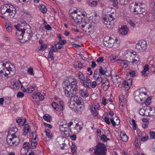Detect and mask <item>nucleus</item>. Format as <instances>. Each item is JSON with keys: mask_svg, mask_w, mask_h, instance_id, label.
I'll return each instance as SVG.
<instances>
[{"mask_svg": "<svg viewBox=\"0 0 155 155\" xmlns=\"http://www.w3.org/2000/svg\"><path fill=\"white\" fill-rule=\"evenodd\" d=\"M17 131L18 129L15 126L11 128L9 130L7 137V141L9 145L15 146L20 143V140L19 138L17 137L14 134H10V133H11L12 132L15 133Z\"/></svg>", "mask_w": 155, "mask_h": 155, "instance_id": "1", "label": "nucleus"}, {"mask_svg": "<svg viewBox=\"0 0 155 155\" xmlns=\"http://www.w3.org/2000/svg\"><path fill=\"white\" fill-rule=\"evenodd\" d=\"M107 148L105 144L98 142V144L94 147L93 153L96 155H106Z\"/></svg>", "mask_w": 155, "mask_h": 155, "instance_id": "2", "label": "nucleus"}, {"mask_svg": "<svg viewBox=\"0 0 155 155\" xmlns=\"http://www.w3.org/2000/svg\"><path fill=\"white\" fill-rule=\"evenodd\" d=\"M32 35L31 31L29 32H25V29L23 28L22 31L20 35H18V41L20 42L24 43L28 40H30Z\"/></svg>", "mask_w": 155, "mask_h": 155, "instance_id": "3", "label": "nucleus"}, {"mask_svg": "<svg viewBox=\"0 0 155 155\" xmlns=\"http://www.w3.org/2000/svg\"><path fill=\"white\" fill-rule=\"evenodd\" d=\"M136 48L139 52H144L147 49V43L145 41H140L138 43L136 44Z\"/></svg>", "mask_w": 155, "mask_h": 155, "instance_id": "4", "label": "nucleus"}, {"mask_svg": "<svg viewBox=\"0 0 155 155\" xmlns=\"http://www.w3.org/2000/svg\"><path fill=\"white\" fill-rule=\"evenodd\" d=\"M5 8H7L6 13L8 14V15L11 16L12 17L15 16L16 13V8L13 5L7 4Z\"/></svg>", "mask_w": 155, "mask_h": 155, "instance_id": "5", "label": "nucleus"}, {"mask_svg": "<svg viewBox=\"0 0 155 155\" xmlns=\"http://www.w3.org/2000/svg\"><path fill=\"white\" fill-rule=\"evenodd\" d=\"M95 25V23L94 22H90L89 23H87L85 22L84 24H82L81 25L82 28H84L85 27L86 29L88 30V32L91 33V32L94 30V27Z\"/></svg>", "mask_w": 155, "mask_h": 155, "instance_id": "6", "label": "nucleus"}, {"mask_svg": "<svg viewBox=\"0 0 155 155\" xmlns=\"http://www.w3.org/2000/svg\"><path fill=\"white\" fill-rule=\"evenodd\" d=\"M63 85L65 95L68 97L71 98V97H73V94L71 92L70 89L68 86V82L65 81L63 84Z\"/></svg>", "mask_w": 155, "mask_h": 155, "instance_id": "7", "label": "nucleus"}, {"mask_svg": "<svg viewBox=\"0 0 155 155\" xmlns=\"http://www.w3.org/2000/svg\"><path fill=\"white\" fill-rule=\"evenodd\" d=\"M103 21L106 27L109 28H110L114 24V21L109 20L107 15H105L103 16Z\"/></svg>", "mask_w": 155, "mask_h": 155, "instance_id": "8", "label": "nucleus"}, {"mask_svg": "<svg viewBox=\"0 0 155 155\" xmlns=\"http://www.w3.org/2000/svg\"><path fill=\"white\" fill-rule=\"evenodd\" d=\"M45 95L44 93H40L39 92H34L32 94V97L33 98L39 99L40 101L43 100Z\"/></svg>", "mask_w": 155, "mask_h": 155, "instance_id": "9", "label": "nucleus"}, {"mask_svg": "<svg viewBox=\"0 0 155 155\" xmlns=\"http://www.w3.org/2000/svg\"><path fill=\"white\" fill-rule=\"evenodd\" d=\"M81 14H78L76 17L73 16V15H71V17L76 22V24L78 25L79 24L81 23L84 20V18L81 17Z\"/></svg>", "mask_w": 155, "mask_h": 155, "instance_id": "10", "label": "nucleus"}, {"mask_svg": "<svg viewBox=\"0 0 155 155\" xmlns=\"http://www.w3.org/2000/svg\"><path fill=\"white\" fill-rule=\"evenodd\" d=\"M109 39L108 41H104V43L105 47L110 48L112 47L114 45V40L111 37H108Z\"/></svg>", "mask_w": 155, "mask_h": 155, "instance_id": "11", "label": "nucleus"}, {"mask_svg": "<svg viewBox=\"0 0 155 155\" xmlns=\"http://www.w3.org/2000/svg\"><path fill=\"white\" fill-rule=\"evenodd\" d=\"M71 100H73L75 103L78 105H81L82 103L83 100L80 97H78L77 96L73 95V97H71Z\"/></svg>", "mask_w": 155, "mask_h": 155, "instance_id": "12", "label": "nucleus"}, {"mask_svg": "<svg viewBox=\"0 0 155 155\" xmlns=\"http://www.w3.org/2000/svg\"><path fill=\"white\" fill-rule=\"evenodd\" d=\"M134 99L137 102L142 101L143 97L140 92L137 91L135 93Z\"/></svg>", "mask_w": 155, "mask_h": 155, "instance_id": "13", "label": "nucleus"}, {"mask_svg": "<svg viewBox=\"0 0 155 155\" xmlns=\"http://www.w3.org/2000/svg\"><path fill=\"white\" fill-rule=\"evenodd\" d=\"M68 86L69 87L75 86H78V81L77 80L74 78H70L68 81Z\"/></svg>", "mask_w": 155, "mask_h": 155, "instance_id": "14", "label": "nucleus"}, {"mask_svg": "<svg viewBox=\"0 0 155 155\" xmlns=\"http://www.w3.org/2000/svg\"><path fill=\"white\" fill-rule=\"evenodd\" d=\"M79 93L81 97L84 98L87 97L88 96V94L86 89H80L79 91Z\"/></svg>", "mask_w": 155, "mask_h": 155, "instance_id": "15", "label": "nucleus"}, {"mask_svg": "<svg viewBox=\"0 0 155 155\" xmlns=\"http://www.w3.org/2000/svg\"><path fill=\"white\" fill-rule=\"evenodd\" d=\"M104 81H105L103 82L102 84L103 86V89L106 91L108 89L110 86V83L109 81L106 78H105Z\"/></svg>", "mask_w": 155, "mask_h": 155, "instance_id": "16", "label": "nucleus"}, {"mask_svg": "<svg viewBox=\"0 0 155 155\" xmlns=\"http://www.w3.org/2000/svg\"><path fill=\"white\" fill-rule=\"evenodd\" d=\"M69 88L71 89V92L73 94V95H75L76 93L78 91V86H75L69 87Z\"/></svg>", "mask_w": 155, "mask_h": 155, "instance_id": "17", "label": "nucleus"}, {"mask_svg": "<svg viewBox=\"0 0 155 155\" xmlns=\"http://www.w3.org/2000/svg\"><path fill=\"white\" fill-rule=\"evenodd\" d=\"M119 31L121 34L122 35H126L128 32V29L126 25H124L122 26L119 30Z\"/></svg>", "mask_w": 155, "mask_h": 155, "instance_id": "18", "label": "nucleus"}, {"mask_svg": "<svg viewBox=\"0 0 155 155\" xmlns=\"http://www.w3.org/2000/svg\"><path fill=\"white\" fill-rule=\"evenodd\" d=\"M99 71V74H100L101 75L104 74H106L107 75V73L108 72L106 68H103L101 66L100 67Z\"/></svg>", "mask_w": 155, "mask_h": 155, "instance_id": "19", "label": "nucleus"}, {"mask_svg": "<svg viewBox=\"0 0 155 155\" xmlns=\"http://www.w3.org/2000/svg\"><path fill=\"white\" fill-rule=\"evenodd\" d=\"M78 76L81 80L80 82L84 85L85 78L84 74L81 72H80L78 73Z\"/></svg>", "mask_w": 155, "mask_h": 155, "instance_id": "20", "label": "nucleus"}, {"mask_svg": "<svg viewBox=\"0 0 155 155\" xmlns=\"http://www.w3.org/2000/svg\"><path fill=\"white\" fill-rule=\"evenodd\" d=\"M75 102L73 100H71V98L68 102V105L71 109H73L75 107Z\"/></svg>", "mask_w": 155, "mask_h": 155, "instance_id": "21", "label": "nucleus"}, {"mask_svg": "<svg viewBox=\"0 0 155 155\" xmlns=\"http://www.w3.org/2000/svg\"><path fill=\"white\" fill-rule=\"evenodd\" d=\"M29 126L28 124H26L25 125V127L24 128V132L23 133V135L26 136L29 132Z\"/></svg>", "mask_w": 155, "mask_h": 155, "instance_id": "22", "label": "nucleus"}, {"mask_svg": "<svg viewBox=\"0 0 155 155\" xmlns=\"http://www.w3.org/2000/svg\"><path fill=\"white\" fill-rule=\"evenodd\" d=\"M91 113L93 115L95 116L97 115L98 113L94 107L93 106H92L91 107Z\"/></svg>", "mask_w": 155, "mask_h": 155, "instance_id": "23", "label": "nucleus"}, {"mask_svg": "<svg viewBox=\"0 0 155 155\" xmlns=\"http://www.w3.org/2000/svg\"><path fill=\"white\" fill-rule=\"evenodd\" d=\"M6 63H3L2 62H0V74H2L3 73V70L6 66Z\"/></svg>", "mask_w": 155, "mask_h": 155, "instance_id": "24", "label": "nucleus"}, {"mask_svg": "<svg viewBox=\"0 0 155 155\" xmlns=\"http://www.w3.org/2000/svg\"><path fill=\"white\" fill-rule=\"evenodd\" d=\"M120 136L123 141L124 142H127L128 140V137L125 133H121Z\"/></svg>", "mask_w": 155, "mask_h": 155, "instance_id": "25", "label": "nucleus"}, {"mask_svg": "<svg viewBox=\"0 0 155 155\" xmlns=\"http://www.w3.org/2000/svg\"><path fill=\"white\" fill-rule=\"evenodd\" d=\"M39 9L43 13H46L47 12V8L45 5L41 4L39 7Z\"/></svg>", "mask_w": 155, "mask_h": 155, "instance_id": "26", "label": "nucleus"}, {"mask_svg": "<svg viewBox=\"0 0 155 155\" xmlns=\"http://www.w3.org/2000/svg\"><path fill=\"white\" fill-rule=\"evenodd\" d=\"M83 64L81 63L76 62L74 64V67L76 69H80L83 67Z\"/></svg>", "mask_w": 155, "mask_h": 155, "instance_id": "27", "label": "nucleus"}, {"mask_svg": "<svg viewBox=\"0 0 155 155\" xmlns=\"http://www.w3.org/2000/svg\"><path fill=\"white\" fill-rule=\"evenodd\" d=\"M36 139V135L35 134V137L32 140L31 142V145L32 147H34L32 148H34L35 147H36L37 145V143L35 140Z\"/></svg>", "mask_w": 155, "mask_h": 155, "instance_id": "28", "label": "nucleus"}, {"mask_svg": "<svg viewBox=\"0 0 155 155\" xmlns=\"http://www.w3.org/2000/svg\"><path fill=\"white\" fill-rule=\"evenodd\" d=\"M124 87L125 88L126 90H128L129 89L131 85H129L127 81L125 80L124 81L123 84Z\"/></svg>", "mask_w": 155, "mask_h": 155, "instance_id": "29", "label": "nucleus"}, {"mask_svg": "<svg viewBox=\"0 0 155 155\" xmlns=\"http://www.w3.org/2000/svg\"><path fill=\"white\" fill-rule=\"evenodd\" d=\"M100 139L104 142H106L107 140H109L110 139L107 137V136L104 134L102 135L100 137Z\"/></svg>", "mask_w": 155, "mask_h": 155, "instance_id": "30", "label": "nucleus"}, {"mask_svg": "<svg viewBox=\"0 0 155 155\" xmlns=\"http://www.w3.org/2000/svg\"><path fill=\"white\" fill-rule=\"evenodd\" d=\"M130 123L131 125H133V129L134 130H136L137 129V126L135 120L134 119L131 120L130 121Z\"/></svg>", "mask_w": 155, "mask_h": 155, "instance_id": "31", "label": "nucleus"}, {"mask_svg": "<svg viewBox=\"0 0 155 155\" xmlns=\"http://www.w3.org/2000/svg\"><path fill=\"white\" fill-rule=\"evenodd\" d=\"M133 12L135 14H140L143 12V11H141L140 10L139 8H134Z\"/></svg>", "mask_w": 155, "mask_h": 155, "instance_id": "32", "label": "nucleus"}, {"mask_svg": "<svg viewBox=\"0 0 155 155\" xmlns=\"http://www.w3.org/2000/svg\"><path fill=\"white\" fill-rule=\"evenodd\" d=\"M51 105L55 110H58V107L59 105L57 103L53 102L51 103Z\"/></svg>", "mask_w": 155, "mask_h": 155, "instance_id": "33", "label": "nucleus"}, {"mask_svg": "<svg viewBox=\"0 0 155 155\" xmlns=\"http://www.w3.org/2000/svg\"><path fill=\"white\" fill-rule=\"evenodd\" d=\"M7 4H5L2 6V7L1 9V11L2 13V14H5L6 13V9L5 8V7H6V5Z\"/></svg>", "mask_w": 155, "mask_h": 155, "instance_id": "34", "label": "nucleus"}, {"mask_svg": "<svg viewBox=\"0 0 155 155\" xmlns=\"http://www.w3.org/2000/svg\"><path fill=\"white\" fill-rule=\"evenodd\" d=\"M5 26L6 28L7 31L8 32H10L12 31V28L9 24H6L5 25Z\"/></svg>", "mask_w": 155, "mask_h": 155, "instance_id": "35", "label": "nucleus"}, {"mask_svg": "<svg viewBox=\"0 0 155 155\" xmlns=\"http://www.w3.org/2000/svg\"><path fill=\"white\" fill-rule=\"evenodd\" d=\"M150 67H151L152 68H154L153 71H155V61L153 60H151L150 62Z\"/></svg>", "mask_w": 155, "mask_h": 155, "instance_id": "36", "label": "nucleus"}, {"mask_svg": "<svg viewBox=\"0 0 155 155\" xmlns=\"http://www.w3.org/2000/svg\"><path fill=\"white\" fill-rule=\"evenodd\" d=\"M120 62V64H121V66H123L125 68H127L128 67V64H127L126 62L123 60H120L119 61Z\"/></svg>", "mask_w": 155, "mask_h": 155, "instance_id": "37", "label": "nucleus"}, {"mask_svg": "<svg viewBox=\"0 0 155 155\" xmlns=\"http://www.w3.org/2000/svg\"><path fill=\"white\" fill-rule=\"evenodd\" d=\"M43 118L48 122H50L51 121V117L49 115H44L43 117Z\"/></svg>", "mask_w": 155, "mask_h": 155, "instance_id": "38", "label": "nucleus"}, {"mask_svg": "<svg viewBox=\"0 0 155 155\" xmlns=\"http://www.w3.org/2000/svg\"><path fill=\"white\" fill-rule=\"evenodd\" d=\"M54 46L57 49H61L63 47L62 45L60 44V43H58V42L54 44Z\"/></svg>", "mask_w": 155, "mask_h": 155, "instance_id": "39", "label": "nucleus"}, {"mask_svg": "<svg viewBox=\"0 0 155 155\" xmlns=\"http://www.w3.org/2000/svg\"><path fill=\"white\" fill-rule=\"evenodd\" d=\"M44 131L46 133V136L48 137V138L50 139L52 138L53 135L52 134H51L50 133L48 132L46 130H45Z\"/></svg>", "mask_w": 155, "mask_h": 155, "instance_id": "40", "label": "nucleus"}, {"mask_svg": "<svg viewBox=\"0 0 155 155\" xmlns=\"http://www.w3.org/2000/svg\"><path fill=\"white\" fill-rule=\"evenodd\" d=\"M110 1L112 2L113 5L115 7H117L118 2L117 0H110Z\"/></svg>", "mask_w": 155, "mask_h": 155, "instance_id": "41", "label": "nucleus"}, {"mask_svg": "<svg viewBox=\"0 0 155 155\" xmlns=\"http://www.w3.org/2000/svg\"><path fill=\"white\" fill-rule=\"evenodd\" d=\"M16 122L18 123V125L20 126H23L24 125L23 121L21 119H18L16 120Z\"/></svg>", "mask_w": 155, "mask_h": 155, "instance_id": "42", "label": "nucleus"}, {"mask_svg": "<svg viewBox=\"0 0 155 155\" xmlns=\"http://www.w3.org/2000/svg\"><path fill=\"white\" fill-rule=\"evenodd\" d=\"M60 104L61 106L60 110L62 111L63 110L64 108V103L62 100H60Z\"/></svg>", "mask_w": 155, "mask_h": 155, "instance_id": "43", "label": "nucleus"}, {"mask_svg": "<svg viewBox=\"0 0 155 155\" xmlns=\"http://www.w3.org/2000/svg\"><path fill=\"white\" fill-rule=\"evenodd\" d=\"M33 68L30 67L28 69L27 72L29 74H30L32 75H34V74L33 73Z\"/></svg>", "mask_w": 155, "mask_h": 155, "instance_id": "44", "label": "nucleus"}, {"mask_svg": "<svg viewBox=\"0 0 155 155\" xmlns=\"http://www.w3.org/2000/svg\"><path fill=\"white\" fill-rule=\"evenodd\" d=\"M34 87L31 86L29 88H27V93H31L34 91Z\"/></svg>", "mask_w": 155, "mask_h": 155, "instance_id": "45", "label": "nucleus"}, {"mask_svg": "<svg viewBox=\"0 0 155 155\" xmlns=\"http://www.w3.org/2000/svg\"><path fill=\"white\" fill-rule=\"evenodd\" d=\"M3 39L4 41L7 42H9L10 41V38L5 35L3 36Z\"/></svg>", "mask_w": 155, "mask_h": 155, "instance_id": "46", "label": "nucleus"}, {"mask_svg": "<svg viewBox=\"0 0 155 155\" xmlns=\"http://www.w3.org/2000/svg\"><path fill=\"white\" fill-rule=\"evenodd\" d=\"M47 47V45H46L44 44L41 45V46L40 48L39 49V51L44 50L46 49Z\"/></svg>", "mask_w": 155, "mask_h": 155, "instance_id": "47", "label": "nucleus"}, {"mask_svg": "<svg viewBox=\"0 0 155 155\" xmlns=\"http://www.w3.org/2000/svg\"><path fill=\"white\" fill-rule=\"evenodd\" d=\"M84 81V84H83V85L85 87H87L88 88H90L91 85V83L89 82H86Z\"/></svg>", "mask_w": 155, "mask_h": 155, "instance_id": "48", "label": "nucleus"}, {"mask_svg": "<svg viewBox=\"0 0 155 155\" xmlns=\"http://www.w3.org/2000/svg\"><path fill=\"white\" fill-rule=\"evenodd\" d=\"M27 147L28 149L30 148V144L28 142H25L23 145V148H26Z\"/></svg>", "mask_w": 155, "mask_h": 155, "instance_id": "49", "label": "nucleus"}, {"mask_svg": "<svg viewBox=\"0 0 155 155\" xmlns=\"http://www.w3.org/2000/svg\"><path fill=\"white\" fill-rule=\"evenodd\" d=\"M48 55L50 58H51L52 60H53L54 59V55L53 54V53L51 51L49 50Z\"/></svg>", "mask_w": 155, "mask_h": 155, "instance_id": "50", "label": "nucleus"}, {"mask_svg": "<svg viewBox=\"0 0 155 155\" xmlns=\"http://www.w3.org/2000/svg\"><path fill=\"white\" fill-rule=\"evenodd\" d=\"M151 102V99L149 98H148L147 99L146 101L144 102L145 104L147 106L149 105Z\"/></svg>", "mask_w": 155, "mask_h": 155, "instance_id": "51", "label": "nucleus"}, {"mask_svg": "<svg viewBox=\"0 0 155 155\" xmlns=\"http://www.w3.org/2000/svg\"><path fill=\"white\" fill-rule=\"evenodd\" d=\"M4 72H5V73L4 74V76L6 77H8V75L10 73V71L8 70H6L5 68L3 70Z\"/></svg>", "mask_w": 155, "mask_h": 155, "instance_id": "52", "label": "nucleus"}, {"mask_svg": "<svg viewBox=\"0 0 155 155\" xmlns=\"http://www.w3.org/2000/svg\"><path fill=\"white\" fill-rule=\"evenodd\" d=\"M150 138L152 139H155V132L150 131Z\"/></svg>", "mask_w": 155, "mask_h": 155, "instance_id": "53", "label": "nucleus"}, {"mask_svg": "<svg viewBox=\"0 0 155 155\" xmlns=\"http://www.w3.org/2000/svg\"><path fill=\"white\" fill-rule=\"evenodd\" d=\"M24 96V93L22 92H18L17 94V96L19 98L22 97Z\"/></svg>", "mask_w": 155, "mask_h": 155, "instance_id": "54", "label": "nucleus"}, {"mask_svg": "<svg viewBox=\"0 0 155 155\" xmlns=\"http://www.w3.org/2000/svg\"><path fill=\"white\" fill-rule=\"evenodd\" d=\"M136 71H131L129 73L130 76L131 77H134L136 76Z\"/></svg>", "mask_w": 155, "mask_h": 155, "instance_id": "55", "label": "nucleus"}, {"mask_svg": "<svg viewBox=\"0 0 155 155\" xmlns=\"http://www.w3.org/2000/svg\"><path fill=\"white\" fill-rule=\"evenodd\" d=\"M13 86H15L16 88H15L14 87V88L15 89H18V87H19V85L17 82L16 81H14L13 82Z\"/></svg>", "mask_w": 155, "mask_h": 155, "instance_id": "56", "label": "nucleus"}, {"mask_svg": "<svg viewBox=\"0 0 155 155\" xmlns=\"http://www.w3.org/2000/svg\"><path fill=\"white\" fill-rule=\"evenodd\" d=\"M64 125L61 124V125H60L59 129H60V130L61 131H62L64 132H65V130L64 129L65 128H67V127H64Z\"/></svg>", "mask_w": 155, "mask_h": 155, "instance_id": "57", "label": "nucleus"}, {"mask_svg": "<svg viewBox=\"0 0 155 155\" xmlns=\"http://www.w3.org/2000/svg\"><path fill=\"white\" fill-rule=\"evenodd\" d=\"M105 79H103L101 77V78H100V79H97V83H98V82H99V83H97L98 84H99L101 83H103V82H104V81Z\"/></svg>", "mask_w": 155, "mask_h": 155, "instance_id": "58", "label": "nucleus"}, {"mask_svg": "<svg viewBox=\"0 0 155 155\" xmlns=\"http://www.w3.org/2000/svg\"><path fill=\"white\" fill-rule=\"evenodd\" d=\"M107 17L109 20L112 21H114V18L113 17V15L111 14H110L109 15L107 16Z\"/></svg>", "mask_w": 155, "mask_h": 155, "instance_id": "59", "label": "nucleus"}, {"mask_svg": "<svg viewBox=\"0 0 155 155\" xmlns=\"http://www.w3.org/2000/svg\"><path fill=\"white\" fill-rule=\"evenodd\" d=\"M120 2L121 5H125L128 3V0H120Z\"/></svg>", "mask_w": 155, "mask_h": 155, "instance_id": "60", "label": "nucleus"}, {"mask_svg": "<svg viewBox=\"0 0 155 155\" xmlns=\"http://www.w3.org/2000/svg\"><path fill=\"white\" fill-rule=\"evenodd\" d=\"M58 42V43H60V44H61L62 45H63L65 44L67 42L64 39L62 40L61 39L59 40Z\"/></svg>", "mask_w": 155, "mask_h": 155, "instance_id": "61", "label": "nucleus"}, {"mask_svg": "<svg viewBox=\"0 0 155 155\" xmlns=\"http://www.w3.org/2000/svg\"><path fill=\"white\" fill-rule=\"evenodd\" d=\"M76 147L75 146V144H74V145L72 144V145L71 146V149L72 150V151L73 153H74L76 151Z\"/></svg>", "mask_w": 155, "mask_h": 155, "instance_id": "62", "label": "nucleus"}, {"mask_svg": "<svg viewBox=\"0 0 155 155\" xmlns=\"http://www.w3.org/2000/svg\"><path fill=\"white\" fill-rule=\"evenodd\" d=\"M50 50L53 53L54 52H57L58 51V49L56 48H54V47L53 45L51 46V48Z\"/></svg>", "mask_w": 155, "mask_h": 155, "instance_id": "63", "label": "nucleus"}, {"mask_svg": "<svg viewBox=\"0 0 155 155\" xmlns=\"http://www.w3.org/2000/svg\"><path fill=\"white\" fill-rule=\"evenodd\" d=\"M104 61V58L103 57H99L97 60V61L98 63H101Z\"/></svg>", "mask_w": 155, "mask_h": 155, "instance_id": "64", "label": "nucleus"}]
</instances>
